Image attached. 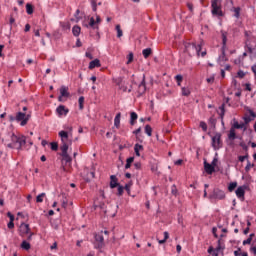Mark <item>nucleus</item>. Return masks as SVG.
Listing matches in <instances>:
<instances>
[{"label":"nucleus","mask_w":256,"mask_h":256,"mask_svg":"<svg viewBox=\"0 0 256 256\" xmlns=\"http://www.w3.org/2000/svg\"><path fill=\"white\" fill-rule=\"evenodd\" d=\"M9 149H17L21 151L27 145V138L25 136H17L14 133L11 135V143L6 144Z\"/></svg>","instance_id":"obj_1"},{"label":"nucleus","mask_w":256,"mask_h":256,"mask_svg":"<svg viewBox=\"0 0 256 256\" xmlns=\"http://www.w3.org/2000/svg\"><path fill=\"white\" fill-rule=\"evenodd\" d=\"M29 119H31V114L25 112H17L15 116H9V121H16V123H20L21 127H25L29 123Z\"/></svg>","instance_id":"obj_2"},{"label":"nucleus","mask_w":256,"mask_h":256,"mask_svg":"<svg viewBox=\"0 0 256 256\" xmlns=\"http://www.w3.org/2000/svg\"><path fill=\"white\" fill-rule=\"evenodd\" d=\"M211 9L214 17H223L225 15L221 9V0H211Z\"/></svg>","instance_id":"obj_3"},{"label":"nucleus","mask_w":256,"mask_h":256,"mask_svg":"<svg viewBox=\"0 0 256 256\" xmlns=\"http://www.w3.org/2000/svg\"><path fill=\"white\" fill-rule=\"evenodd\" d=\"M221 133L216 132L214 136H212L211 146L214 151H219L223 147V140H221Z\"/></svg>","instance_id":"obj_4"},{"label":"nucleus","mask_w":256,"mask_h":256,"mask_svg":"<svg viewBox=\"0 0 256 256\" xmlns=\"http://www.w3.org/2000/svg\"><path fill=\"white\" fill-rule=\"evenodd\" d=\"M94 239V249H98L101 253V249L105 247V238L101 234H95Z\"/></svg>","instance_id":"obj_5"},{"label":"nucleus","mask_w":256,"mask_h":256,"mask_svg":"<svg viewBox=\"0 0 256 256\" xmlns=\"http://www.w3.org/2000/svg\"><path fill=\"white\" fill-rule=\"evenodd\" d=\"M209 199H218L219 201H223V199H225V191L215 188L209 195Z\"/></svg>","instance_id":"obj_6"},{"label":"nucleus","mask_w":256,"mask_h":256,"mask_svg":"<svg viewBox=\"0 0 256 256\" xmlns=\"http://www.w3.org/2000/svg\"><path fill=\"white\" fill-rule=\"evenodd\" d=\"M235 129H239V122L237 120L234 121L232 127L229 130V134H228L229 141H235V139H237V134L235 133Z\"/></svg>","instance_id":"obj_7"},{"label":"nucleus","mask_w":256,"mask_h":256,"mask_svg":"<svg viewBox=\"0 0 256 256\" xmlns=\"http://www.w3.org/2000/svg\"><path fill=\"white\" fill-rule=\"evenodd\" d=\"M18 231L20 237H25V235H29V233L31 232V227H29V224L23 222L20 224Z\"/></svg>","instance_id":"obj_8"},{"label":"nucleus","mask_w":256,"mask_h":256,"mask_svg":"<svg viewBox=\"0 0 256 256\" xmlns=\"http://www.w3.org/2000/svg\"><path fill=\"white\" fill-rule=\"evenodd\" d=\"M192 47H193V49H195L198 57L200 55H201V57H205V55H207V51L206 50L201 52V49H203V42H201L200 44H197V43L193 42L192 43Z\"/></svg>","instance_id":"obj_9"},{"label":"nucleus","mask_w":256,"mask_h":256,"mask_svg":"<svg viewBox=\"0 0 256 256\" xmlns=\"http://www.w3.org/2000/svg\"><path fill=\"white\" fill-rule=\"evenodd\" d=\"M56 113L58 115V117H67L68 113H69V108L65 107V105H59L56 108Z\"/></svg>","instance_id":"obj_10"},{"label":"nucleus","mask_w":256,"mask_h":256,"mask_svg":"<svg viewBox=\"0 0 256 256\" xmlns=\"http://www.w3.org/2000/svg\"><path fill=\"white\" fill-rule=\"evenodd\" d=\"M145 91H147V85L145 83V76H143V79L138 86V95H145Z\"/></svg>","instance_id":"obj_11"},{"label":"nucleus","mask_w":256,"mask_h":256,"mask_svg":"<svg viewBox=\"0 0 256 256\" xmlns=\"http://www.w3.org/2000/svg\"><path fill=\"white\" fill-rule=\"evenodd\" d=\"M204 171H206L207 175H213V173H215V168L207 161H204Z\"/></svg>","instance_id":"obj_12"},{"label":"nucleus","mask_w":256,"mask_h":256,"mask_svg":"<svg viewBox=\"0 0 256 256\" xmlns=\"http://www.w3.org/2000/svg\"><path fill=\"white\" fill-rule=\"evenodd\" d=\"M221 39H222V48L227 49V37L229 35V33H227V31L225 30H221Z\"/></svg>","instance_id":"obj_13"},{"label":"nucleus","mask_w":256,"mask_h":256,"mask_svg":"<svg viewBox=\"0 0 256 256\" xmlns=\"http://www.w3.org/2000/svg\"><path fill=\"white\" fill-rule=\"evenodd\" d=\"M225 51H227V48H221V55L218 57V63H225L229 61V58H227Z\"/></svg>","instance_id":"obj_14"},{"label":"nucleus","mask_w":256,"mask_h":256,"mask_svg":"<svg viewBox=\"0 0 256 256\" xmlns=\"http://www.w3.org/2000/svg\"><path fill=\"white\" fill-rule=\"evenodd\" d=\"M137 119H139V115H137V112H130V121L129 124L133 127L137 124Z\"/></svg>","instance_id":"obj_15"},{"label":"nucleus","mask_w":256,"mask_h":256,"mask_svg":"<svg viewBox=\"0 0 256 256\" xmlns=\"http://www.w3.org/2000/svg\"><path fill=\"white\" fill-rule=\"evenodd\" d=\"M119 179H117V176L111 175L110 176V189H115V187L119 186Z\"/></svg>","instance_id":"obj_16"},{"label":"nucleus","mask_w":256,"mask_h":256,"mask_svg":"<svg viewBox=\"0 0 256 256\" xmlns=\"http://www.w3.org/2000/svg\"><path fill=\"white\" fill-rule=\"evenodd\" d=\"M58 135L61 138L62 143H67V141H69V132L62 130Z\"/></svg>","instance_id":"obj_17"},{"label":"nucleus","mask_w":256,"mask_h":256,"mask_svg":"<svg viewBox=\"0 0 256 256\" xmlns=\"http://www.w3.org/2000/svg\"><path fill=\"white\" fill-rule=\"evenodd\" d=\"M236 197H238V199H243L245 197V188L243 186L236 189Z\"/></svg>","instance_id":"obj_18"},{"label":"nucleus","mask_w":256,"mask_h":256,"mask_svg":"<svg viewBox=\"0 0 256 256\" xmlns=\"http://www.w3.org/2000/svg\"><path fill=\"white\" fill-rule=\"evenodd\" d=\"M114 127H116V129L121 127V112H118L114 118Z\"/></svg>","instance_id":"obj_19"},{"label":"nucleus","mask_w":256,"mask_h":256,"mask_svg":"<svg viewBox=\"0 0 256 256\" xmlns=\"http://www.w3.org/2000/svg\"><path fill=\"white\" fill-rule=\"evenodd\" d=\"M95 67H101V61L99 59H94L89 63L88 69H95Z\"/></svg>","instance_id":"obj_20"},{"label":"nucleus","mask_w":256,"mask_h":256,"mask_svg":"<svg viewBox=\"0 0 256 256\" xmlns=\"http://www.w3.org/2000/svg\"><path fill=\"white\" fill-rule=\"evenodd\" d=\"M60 95L61 97H70L69 88L66 86H61L60 88Z\"/></svg>","instance_id":"obj_21"},{"label":"nucleus","mask_w":256,"mask_h":256,"mask_svg":"<svg viewBox=\"0 0 256 256\" xmlns=\"http://www.w3.org/2000/svg\"><path fill=\"white\" fill-rule=\"evenodd\" d=\"M140 151H143V145L137 143L134 145V152H135V155L136 157H141V153Z\"/></svg>","instance_id":"obj_22"},{"label":"nucleus","mask_w":256,"mask_h":256,"mask_svg":"<svg viewBox=\"0 0 256 256\" xmlns=\"http://www.w3.org/2000/svg\"><path fill=\"white\" fill-rule=\"evenodd\" d=\"M72 33H73L74 37H79V35H81V26H79V25L73 26Z\"/></svg>","instance_id":"obj_23"},{"label":"nucleus","mask_w":256,"mask_h":256,"mask_svg":"<svg viewBox=\"0 0 256 256\" xmlns=\"http://www.w3.org/2000/svg\"><path fill=\"white\" fill-rule=\"evenodd\" d=\"M88 26L91 27L92 29H96V31H99V25L97 24V22L95 21V18L93 17L90 18V22Z\"/></svg>","instance_id":"obj_24"},{"label":"nucleus","mask_w":256,"mask_h":256,"mask_svg":"<svg viewBox=\"0 0 256 256\" xmlns=\"http://www.w3.org/2000/svg\"><path fill=\"white\" fill-rule=\"evenodd\" d=\"M60 151H62L61 155L67 154V151H69V144H67V142H62Z\"/></svg>","instance_id":"obj_25"},{"label":"nucleus","mask_w":256,"mask_h":256,"mask_svg":"<svg viewBox=\"0 0 256 256\" xmlns=\"http://www.w3.org/2000/svg\"><path fill=\"white\" fill-rule=\"evenodd\" d=\"M20 247L24 251H29V249H31V244L29 242H27V240H23Z\"/></svg>","instance_id":"obj_26"},{"label":"nucleus","mask_w":256,"mask_h":256,"mask_svg":"<svg viewBox=\"0 0 256 256\" xmlns=\"http://www.w3.org/2000/svg\"><path fill=\"white\" fill-rule=\"evenodd\" d=\"M181 93L183 97H189V95H191V89H189V87H182Z\"/></svg>","instance_id":"obj_27"},{"label":"nucleus","mask_w":256,"mask_h":256,"mask_svg":"<svg viewBox=\"0 0 256 256\" xmlns=\"http://www.w3.org/2000/svg\"><path fill=\"white\" fill-rule=\"evenodd\" d=\"M219 110H220L219 117L221 120H223L225 118V103L219 106Z\"/></svg>","instance_id":"obj_28"},{"label":"nucleus","mask_w":256,"mask_h":256,"mask_svg":"<svg viewBox=\"0 0 256 256\" xmlns=\"http://www.w3.org/2000/svg\"><path fill=\"white\" fill-rule=\"evenodd\" d=\"M78 103H79L80 111H83V109H85V106H84L85 97L84 96H80L79 99H78Z\"/></svg>","instance_id":"obj_29"},{"label":"nucleus","mask_w":256,"mask_h":256,"mask_svg":"<svg viewBox=\"0 0 256 256\" xmlns=\"http://www.w3.org/2000/svg\"><path fill=\"white\" fill-rule=\"evenodd\" d=\"M144 131L148 137H151L153 135V128H151V125L147 124L144 128Z\"/></svg>","instance_id":"obj_30"},{"label":"nucleus","mask_w":256,"mask_h":256,"mask_svg":"<svg viewBox=\"0 0 256 256\" xmlns=\"http://www.w3.org/2000/svg\"><path fill=\"white\" fill-rule=\"evenodd\" d=\"M209 125H211V127H213L215 129L216 125H217V118L215 116H212L209 118L208 120Z\"/></svg>","instance_id":"obj_31"},{"label":"nucleus","mask_w":256,"mask_h":256,"mask_svg":"<svg viewBox=\"0 0 256 256\" xmlns=\"http://www.w3.org/2000/svg\"><path fill=\"white\" fill-rule=\"evenodd\" d=\"M152 50L151 48H146L142 51V55L144 57V59H148V57L151 55Z\"/></svg>","instance_id":"obj_32"},{"label":"nucleus","mask_w":256,"mask_h":256,"mask_svg":"<svg viewBox=\"0 0 256 256\" xmlns=\"http://www.w3.org/2000/svg\"><path fill=\"white\" fill-rule=\"evenodd\" d=\"M135 161V157H129L126 160L125 169H131V164Z\"/></svg>","instance_id":"obj_33"},{"label":"nucleus","mask_w":256,"mask_h":256,"mask_svg":"<svg viewBox=\"0 0 256 256\" xmlns=\"http://www.w3.org/2000/svg\"><path fill=\"white\" fill-rule=\"evenodd\" d=\"M133 186V181L128 182L125 184L124 189L128 195H131V187Z\"/></svg>","instance_id":"obj_34"},{"label":"nucleus","mask_w":256,"mask_h":256,"mask_svg":"<svg viewBox=\"0 0 256 256\" xmlns=\"http://www.w3.org/2000/svg\"><path fill=\"white\" fill-rule=\"evenodd\" d=\"M175 81H176L178 87H181V83H183V75H181V74L176 75Z\"/></svg>","instance_id":"obj_35"},{"label":"nucleus","mask_w":256,"mask_h":256,"mask_svg":"<svg viewBox=\"0 0 256 256\" xmlns=\"http://www.w3.org/2000/svg\"><path fill=\"white\" fill-rule=\"evenodd\" d=\"M236 188H237V182H231L228 186V191L230 193H233V191H235Z\"/></svg>","instance_id":"obj_36"},{"label":"nucleus","mask_w":256,"mask_h":256,"mask_svg":"<svg viewBox=\"0 0 256 256\" xmlns=\"http://www.w3.org/2000/svg\"><path fill=\"white\" fill-rule=\"evenodd\" d=\"M33 11H34L33 6L29 3H27L26 4V13H28V15H33Z\"/></svg>","instance_id":"obj_37"},{"label":"nucleus","mask_w":256,"mask_h":256,"mask_svg":"<svg viewBox=\"0 0 256 256\" xmlns=\"http://www.w3.org/2000/svg\"><path fill=\"white\" fill-rule=\"evenodd\" d=\"M234 17L236 19H239V17H241V7L234 8Z\"/></svg>","instance_id":"obj_38"},{"label":"nucleus","mask_w":256,"mask_h":256,"mask_svg":"<svg viewBox=\"0 0 256 256\" xmlns=\"http://www.w3.org/2000/svg\"><path fill=\"white\" fill-rule=\"evenodd\" d=\"M61 157H63V161H65L66 163H71L72 161L71 156H69V153L61 154Z\"/></svg>","instance_id":"obj_39"},{"label":"nucleus","mask_w":256,"mask_h":256,"mask_svg":"<svg viewBox=\"0 0 256 256\" xmlns=\"http://www.w3.org/2000/svg\"><path fill=\"white\" fill-rule=\"evenodd\" d=\"M171 193L172 195H174V197H177V195H179V190H177V186L175 184L171 186Z\"/></svg>","instance_id":"obj_40"},{"label":"nucleus","mask_w":256,"mask_h":256,"mask_svg":"<svg viewBox=\"0 0 256 256\" xmlns=\"http://www.w3.org/2000/svg\"><path fill=\"white\" fill-rule=\"evenodd\" d=\"M252 167H255V164H252L251 161L247 160V165L245 167L246 173H249L251 171Z\"/></svg>","instance_id":"obj_41"},{"label":"nucleus","mask_w":256,"mask_h":256,"mask_svg":"<svg viewBox=\"0 0 256 256\" xmlns=\"http://www.w3.org/2000/svg\"><path fill=\"white\" fill-rule=\"evenodd\" d=\"M167 239H169V232L165 231L164 232V239L163 240H159L158 243L160 245H163V243H166Z\"/></svg>","instance_id":"obj_42"},{"label":"nucleus","mask_w":256,"mask_h":256,"mask_svg":"<svg viewBox=\"0 0 256 256\" xmlns=\"http://www.w3.org/2000/svg\"><path fill=\"white\" fill-rule=\"evenodd\" d=\"M116 31H117V37L121 38V36L123 35V30H121V25L119 24L116 25Z\"/></svg>","instance_id":"obj_43"},{"label":"nucleus","mask_w":256,"mask_h":256,"mask_svg":"<svg viewBox=\"0 0 256 256\" xmlns=\"http://www.w3.org/2000/svg\"><path fill=\"white\" fill-rule=\"evenodd\" d=\"M45 197V192L39 194L37 197H36V203H43V198Z\"/></svg>","instance_id":"obj_44"},{"label":"nucleus","mask_w":256,"mask_h":256,"mask_svg":"<svg viewBox=\"0 0 256 256\" xmlns=\"http://www.w3.org/2000/svg\"><path fill=\"white\" fill-rule=\"evenodd\" d=\"M117 187H118L117 195H118V197H121L123 195V192L125 191V188L123 186H121L120 184Z\"/></svg>","instance_id":"obj_45"},{"label":"nucleus","mask_w":256,"mask_h":256,"mask_svg":"<svg viewBox=\"0 0 256 256\" xmlns=\"http://www.w3.org/2000/svg\"><path fill=\"white\" fill-rule=\"evenodd\" d=\"M91 7H92V11H94V13H96L97 11V0H91Z\"/></svg>","instance_id":"obj_46"},{"label":"nucleus","mask_w":256,"mask_h":256,"mask_svg":"<svg viewBox=\"0 0 256 256\" xmlns=\"http://www.w3.org/2000/svg\"><path fill=\"white\" fill-rule=\"evenodd\" d=\"M50 147L52 151H57L59 149V144H57V142H51Z\"/></svg>","instance_id":"obj_47"},{"label":"nucleus","mask_w":256,"mask_h":256,"mask_svg":"<svg viewBox=\"0 0 256 256\" xmlns=\"http://www.w3.org/2000/svg\"><path fill=\"white\" fill-rule=\"evenodd\" d=\"M241 63H243V58L240 56L234 60V65H241Z\"/></svg>","instance_id":"obj_48"},{"label":"nucleus","mask_w":256,"mask_h":256,"mask_svg":"<svg viewBox=\"0 0 256 256\" xmlns=\"http://www.w3.org/2000/svg\"><path fill=\"white\" fill-rule=\"evenodd\" d=\"M127 65H129V63H133V52H130L127 56Z\"/></svg>","instance_id":"obj_49"},{"label":"nucleus","mask_w":256,"mask_h":256,"mask_svg":"<svg viewBox=\"0 0 256 256\" xmlns=\"http://www.w3.org/2000/svg\"><path fill=\"white\" fill-rule=\"evenodd\" d=\"M245 125H249V123H251V121H253V118L246 116L243 118Z\"/></svg>","instance_id":"obj_50"},{"label":"nucleus","mask_w":256,"mask_h":256,"mask_svg":"<svg viewBox=\"0 0 256 256\" xmlns=\"http://www.w3.org/2000/svg\"><path fill=\"white\" fill-rule=\"evenodd\" d=\"M202 129V131H207V123L205 121H201L199 125Z\"/></svg>","instance_id":"obj_51"},{"label":"nucleus","mask_w":256,"mask_h":256,"mask_svg":"<svg viewBox=\"0 0 256 256\" xmlns=\"http://www.w3.org/2000/svg\"><path fill=\"white\" fill-rule=\"evenodd\" d=\"M246 111L249 113L250 117H253V119H255L256 113L252 109L247 108Z\"/></svg>","instance_id":"obj_52"},{"label":"nucleus","mask_w":256,"mask_h":256,"mask_svg":"<svg viewBox=\"0 0 256 256\" xmlns=\"http://www.w3.org/2000/svg\"><path fill=\"white\" fill-rule=\"evenodd\" d=\"M15 220H10L7 224L8 229H14L15 228V223L13 222Z\"/></svg>","instance_id":"obj_53"},{"label":"nucleus","mask_w":256,"mask_h":256,"mask_svg":"<svg viewBox=\"0 0 256 256\" xmlns=\"http://www.w3.org/2000/svg\"><path fill=\"white\" fill-rule=\"evenodd\" d=\"M80 13H81V10L77 9L75 14H74V17L76 18V21H79L81 19V17H79Z\"/></svg>","instance_id":"obj_54"},{"label":"nucleus","mask_w":256,"mask_h":256,"mask_svg":"<svg viewBox=\"0 0 256 256\" xmlns=\"http://www.w3.org/2000/svg\"><path fill=\"white\" fill-rule=\"evenodd\" d=\"M237 75H238V77H239L240 79H243V77H245V72H244L243 70H239V71L237 72Z\"/></svg>","instance_id":"obj_55"},{"label":"nucleus","mask_w":256,"mask_h":256,"mask_svg":"<svg viewBox=\"0 0 256 256\" xmlns=\"http://www.w3.org/2000/svg\"><path fill=\"white\" fill-rule=\"evenodd\" d=\"M218 161H219V160H218L217 158H214V159L212 160V162H211L210 165H211L212 167H214V169H215V167H217Z\"/></svg>","instance_id":"obj_56"},{"label":"nucleus","mask_w":256,"mask_h":256,"mask_svg":"<svg viewBox=\"0 0 256 256\" xmlns=\"http://www.w3.org/2000/svg\"><path fill=\"white\" fill-rule=\"evenodd\" d=\"M212 233H213L215 239H218V238H219V235H217V228H216V227H213V228H212Z\"/></svg>","instance_id":"obj_57"},{"label":"nucleus","mask_w":256,"mask_h":256,"mask_svg":"<svg viewBox=\"0 0 256 256\" xmlns=\"http://www.w3.org/2000/svg\"><path fill=\"white\" fill-rule=\"evenodd\" d=\"M33 235H35V233H33V232L28 233V237H27V240H26V241H27V242L32 241Z\"/></svg>","instance_id":"obj_58"},{"label":"nucleus","mask_w":256,"mask_h":256,"mask_svg":"<svg viewBox=\"0 0 256 256\" xmlns=\"http://www.w3.org/2000/svg\"><path fill=\"white\" fill-rule=\"evenodd\" d=\"M251 71L252 73H254V77L256 79V63L253 66H251Z\"/></svg>","instance_id":"obj_59"},{"label":"nucleus","mask_w":256,"mask_h":256,"mask_svg":"<svg viewBox=\"0 0 256 256\" xmlns=\"http://www.w3.org/2000/svg\"><path fill=\"white\" fill-rule=\"evenodd\" d=\"M134 167L139 171L141 169V162L134 163Z\"/></svg>","instance_id":"obj_60"},{"label":"nucleus","mask_w":256,"mask_h":256,"mask_svg":"<svg viewBox=\"0 0 256 256\" xmlns=\"http://www.w3.org/2000/svg\"><path fill=\"white\" fill-rule=\"evenodd\" d=\"M251 238H247L246 240L243 241V245H251Z\"/></svg>","instance_id":"obj_61"},{"label":"nucleus","mask_w":256,"mask_h":256,"mask_svg":"<svg viewBox=\"0 0 256 256\" xmlns=\"http://www.w3.org/2000/svg\"><path fill=\"white\" fill-rule=\"evenodd\" d=\"M239 129H243V131H247V127H245V122L239 124Z\"/></svg>","instance_id":"obj_62"},{"label":"nucleus","mask_w":256,"mask_h":256,"mask_svg":"<svg viewBox=\"0 0 256 256\" xmlns=\"http://www.w3.org/2000/svg\"><path fill=\"white\" fill-rule=\"evenodd\" d=\"M235 256H241V248H238V250L234 251Z\"/></svg>","instance_id":"obj_63"},{"label":"nucleus","mask_w":256,"mask_h":256,"mask_svg":"<svg viewBox=\"0 0 256 256\" xmlns=\"http://www.w3.org/2000/svg\"><path fill=\"white\" fill-rule=\"evenodd\" d=\"M187 7H188L189 11H190L191 13H193V4L188 3V4H187Z\"/></svg>","instance_id":"obj_64"}]
</instances>
